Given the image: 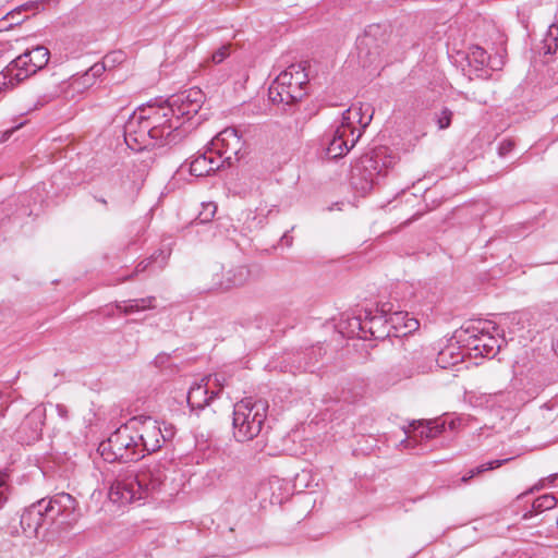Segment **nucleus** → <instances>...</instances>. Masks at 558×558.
Wrapping results in <instances>:
<instances>
[{
  "label": "nucleus",
  "instance_id": "1",
  "mask_svg": "<svg viewBox=\"0 0 558 558\" xmlns=\"http://www.w3.org/2000/svg\"><path fill=\"white\" fill-rule=\"evenodd\" d=\"M174 436V427L159 423L150 416H135L117 428L98 450L109 462L137 461L145 452L158 451L166 441Z\"/></svg>",
  "mask_w": 558,
  "mask_h": 558
},
{
  "label": "nucleus",
  "instance_id": "2",
  "mask_svg": "<svg viewBox=\"0 0 558 558\" xmlns=\"http://www.w3.org/2000/svg\"><path fill=\"white\" fill-rule=\"evenodd\" d=\"M80 515L75 498L59 493L25 508L20 523L26 537H46L50 529L59 531L74 525Z\"/></svg>",
  "mask_w": 558,
  "mask_h": 558
},
{
  "label": "nucleus",
  "instance_id": "3",
  "mask_svg": "<svg viewBox=\"0 0 558 558\" xmlns=\"http://www.w3.org/2000/svg\"><path fill=\"white\" fill-rule=\"evenodd\" d=\"M167 474L159 463L144 466L140 471L119 472L109 489L111 501L132 504L160 492L166 486Z\"/></svg>",
  "mask_w": 558,
  "mask_h": 558
},
{
  "label": "nucleus",
  "instance_id": "4",
  "mask_svg": "<svg viewBox=\"0 0 558 558\" xmlns=\"http://www.w3.org/2000/svg\"><path fill=\"white\" fill-rule=\"evenodd\" d=\"M268 402L246 398L235 403L233 410V436L236 441L252 440L262 432L267 416Z\"/></svg>",
  "mask_w": 558,
  "mask_h": 558
},
{
  "label": "nucleus",
  "instance_id": "5",
  "mask_svg": "<svg viewBox=\"0 0 558 558\" xmlns=\"http://www.w3.org/2000/svg\"><path fill=\"white\" fill-rule=\"evenodd\" d=\"M138 111L144 113L145 120L151 129L155 146L177 144L186 133L183 122H177L171 116V111H168L166 101L157 106L148 105Z\"/></svg>",
  "mask_w": 558,
  "mask_h": 558
},
{
  "label": "nucleus",
  "instance_id": "6",
  "mask_svg": "<svg viewBox=\"0 0 558 558\" xmlns=\"http://www.w3.org/2000/svg\"><path fill=\"white\" fill-rule=\"evenodd\" d=\"M49 56L50 52L46 47L36 46L16 57L0 73V90L2 87L13 88L16 84L37 73L46 66Z\"/></svg>",
  "mask_w": 558,
  "mask_h": 558
},
{
  "label": "nucleus",
  "instance_id": "7",
  "mask_svg": "<svg viewBox=\"0 0 558 558\" xmlns=\"http://www.w3.org/2000/svg\"><path fill=\"white\" fill-rule=\"evenodd\" d=\"M307 74L301 64H291L269 86V99L274 104L291 105L306 95Z\"/></svg>",
  "mask_w": 558,
  "mask_h": 558
},
{
  "label": "nucleus",
  "instance_id": "8",
  "mask_svg": "<svg viewBox=\"0 0 558 558\" xmlns=\"http://www.w3.org/2000/svg\"><path fill=\"white\" fill-rule=\"evenodd\" d=\"M372 117L373 113L367 116L362 113V106H352L351 108L343 111L342 122L335 130L333 136L327 146L328 157L337 159L347 155L361 137V131H359V134L355 137L353 136L355 131V129L352 126L353 121L355 118H357V122L362 125V128H366L369 124Z\"/></svg>",
  "mask_w": 558,
  "mask_h": 558
},
{
  "label": "nucleus",
  "instance_id": "9",
  "mask_svg": "<svg viewBox=\"0 0 558 558\" xmlns=\"http://www.w3.org/2000/svg\"><path fill=\"white\" fill-rule=\"evenodd\" d=\"M205 101V94L197 87H192L174 95H171L166 104L168 111L177 122H183V125L191 121L201 110Z\"/></svg>",
  "mask_w": 558,
  "mask_h": 558
},
{
  "label": "nucleus",
  "instance_id": "10",
  "mask_svg": "<svg viewBox=\"0 0 558 558\" xmlns=\"http://www.w3.org/2000/svg\"><path fill=\"white\" fill-rule=\"evenodd\" d=\"M217 157L222 159L223 167H232L245 154V142L234 128H227L210 142Z\"/></svg>",
  "mask_w": 558,
  "mask_h": 558
},
{
  "label": "nucleus",
  "instance_id": "11",
  "mask_svg": "<svg viewBox=\"0 0 558 558\" xmlns=\"http://www.w3.org/2000/svg\"><path fill=\"white\" fill-rule=\"evenodd\" d=\"M350 332L359 338L386 339L391 335V326L388 318L383 314L372 315L365 313L364 319L361 316L352 317L349 320Z\"/></svg>",
  "mask_w": 558,
  "mask_h": 558
},
{
  "label": "nucleus",
  "instance_id": "12",
  "mask_svg": "<svg viewBox=\"0 0 558 558\" xmlns=\"http://www.w3.org/2000/svg\"><path fill=\"white\" fill-rule=\"evenodd\" d=\"M433 365V359L425 355L423 350H414L404 355L400 363L392 367L388 373L391 378L389 381L396 384L402 379H408L416 374L427 373Z\"/></svg>",
  "mask_w": 558,
  "mask_h": 558
},
{
  "label": "nucleus",
  "instance_id": "13",
  "mask_svg": "<svg viewBox=\"0 0 558 558\" xmlns=\"http://www.w3.org/2000/svg\"><path fill=\"white\" fill-rule=\"evenodd\" d=\"M124 140L132 149H140L142 146L154 145L151 129L144 113L135 111L124 124Z\"/></svg>",
  "mask_w": 558,
  "mask_h": 558
},
{
  "label": "nucleus",
  "instance_id": "14",
  "mask_svg": "<svg viewBox=\"0 0 558 558\" xmlns=\"http://www.w3.org/2000/svg\"><path fill=\"white\" fill-rule=\"evenodd\" d=\"M464 332L469 335L468 347L475 352V355L494 357L500 350L501 341L489 332L480 330L476 327H468Z\"/></svg>",
  "mask_w": 558,
  "mask_h": 558
},
{
  "label": "nucleus",
  "instance_id": "15",
  "mask_svg": "<svg viewBox=\"0 0 558 558\" xmlns=\"http://www.w3.org/2000/svg\"><path fill=\"white\" fill-rule=\"evenodd\" d=\"M211 381H215V385L218 384L217 376H205L199 383H195L191 386L187 392V403L193 411L203 410L218 396L219 391L210 390Z\"/></svg>",
  "mask_w": 558,
  "mask_h": 558
},
{
  "label": "nucleus",
  "instance_id": "16",
  "mask_svg": "<svg viewBox=\"0 0 558 558\" xmlns=\"http://www.w3.org/2000/svg\"><path fill=\"white\" fill-rule=\"evenodd\" d=\"M222 166V159L217 157L215 154L213 146L209 147L204 153H198L190 162L189 171L192 175L195 177H205L209 175Z\"/></svg>",
  "mask_w": 558,
  "mask_h": 558
},
{
  "label": "nucleus",
  "instance_id": "17",
  "mask_svg": "<svg viewBox=\"0 0 558 558\" xmlns=\"http://www.w3.org/2000/svg\"><path fill=\"white\" fill-rule=\"evenodd\" d=\"M41 415L37 411L31 412L24 421L22 422L19 434L25 433V437H20L22 441H25L26 444H31L33 441H36L39 439L41 434Z\"/></svg>",
  "mask_w": 558,
  "mask_h": 558
},
{
  "label": "nucleus",
  "instance_id": "18",
  "mask_svg": "<svg viewBox=\"0 0 558 558\" xmlns=\"http://www.w3.org/2000/svg\"><path fill=\"white\" fill-rule=\"evenodd\" d=\"M250 277V270L245 266H234L227 270L225 280L219 282L221 289H230L244 284Z\"/></svg>",
  "mask_w": 558,
  "mask_h": 558
},
{
  "label": "nucleus",
  "instance_id": "19",
  "mask_svg": "<svg viewBox=\"0 0 558 558\" xmlns=\"http://www.w3.org/2000/svg\"><path fill=\"white\" fill-rule=\"evenodd\" d=\"M556 504V497L551 494L539 496L533 501L532 509L522 515V520L529 521L535 519L542 512L553 509Z\"/></svg>",
  "mask_w": 558,
  "mask_h": 558
},
{
  "label": "nucleus",
  "instance_id": "20",
  "mask_svg": "<svg viewBox=\"0 0 558 558\" xmlns=\"http://www.w3.org/2000/svg\"><path fill=\"white\" fill-rule=\"evenodd\" d=\"M466 60L470 66L480 71L489 65L490 56L484 48L473 45L469 48Z\"/></svg>",
  "mask_w": 558,
  "mask_h": 558
},
{
  "label": "nucleus",
  "instance_id": "21",
  "mask_svg": "<svg viewBox=\"0 0 558 558\" xmlns=\"http://www.w3.org/2000/svg\"><path fill=\"white\" fill-rule=\"evenodd\" d=\"M154 296H147L121 302L117 304V308L121 311L123 314L129 315L135 312L144 311L146 308H154Z\"/></svg>",
  "mask_w": 558,
  "mask_h": 558
},
{
  "label": "nucleus",
  "instance_id": "22",
  "mask_svg": "<svg viewBox=\"0 0 558 558\" xmlns=\"http://www.w3.org/2000/svg\"><path fill=\"white\" fill-rule=\"evenodd\" d=\"M558 49V25H549L547 34L543 39V50L545 54H554Z\"/></svg>",
  "mask_w": 558,
  "mask_h": 558
},
{
  "label": "nucleus",
  "instance_id": "23",
  "mask_svg": "<svg viewBox=\"0 0 558 558\" xmlns=\"http://www.w3.org/2000/svg\"><path fill=\"white\" fill-rule=\"evenodd\" d=\"M414 433L415 437H420L423 439H432V432L428 426V421H413L404 433L410 436L411 433Z\"/></svg>",
  "mask_w": 558,
  "mask_h": 558
},
{
  "label": "nucleus",
  "instance_id": "24",
  "mask_svg": "<svg viewBox=\"0 0 558 558\" xmlns=\"http://www.w3.org/2000/svg\"><path fill=\"white\" fill-rule=\"evenodd\" d=\"M216 211H217V206L215 203H213V202L203 203L202 210L198 213L196 220L199 223H207L213 220Z\"/></svg>",
  "mask_w": 558,
  "mask_h": 558
},
{
  "label": "nucleus",
  "instance_id": "25",
  "mask_svg": "<svg viewBox=\"0 0 558 558\" xmlns=\"http://www.w3.org/2000/svg\"><path fill=\"white\" fill-rule=\"evenodd\" d=\"M105 70H106V64L105 63H95L81 77L83 80V84L84 85H92L93 81L96 77L100 76L105 72Z\"/></svg>",
  "mask_w": 558,
  "mask_h": 558
},
{
  "label": "nucleus",
  "instance_id": "26",
  "mask_svg": "<svg viewBox=\"0 0 558 558\" xmlns=\"http://www.w3.org/2000/svg\"><path fill=\"white\" fill-rule=\"evenodd\" d=\"M507 461H509V459H504V460H493V461H489L487 463H484V464H481L472 470L469 471V473L472 475V477L476 476V475H480L486 471H489V470H494L496 468H499L504 463H506Z\"/></svg>",
  "mask_w": 558,
  "mask_h": 558
},
{
  "label": "nucleus",
  "instance_id": "27",
  "mask_svg": "<svg viewBox=\"0 0 558 558\" xmlns=\"http://www.w3.org/2000/svg\"><path fill=\"white\" fill-rule=\"evenodd\" d=\"M452 111L448 108H442L439 113L435 114L436 123L439 130H445L450 126L452 119Z\"/></svg>",
  "mask_w": 558,
  "mask_h": 558
},
{
  "label": "nucleus",
  "instance_id": "28",
  "mask_svg": "<svg viewBox=\"0 0 558 558\" xmlns=\"http://www.w3.org/2000/svg\"><path fill=\"white\" fill-rule=\"evenodd\" d=\"M558 478V472L555 473V474H550L548 477H546L545 480H541L537 484H535L533 487H531L529 490H526L525 493L521 494L518 496V498H523L524 496L529 495V494H532L536 490H539L542 489L544 486H545V481H547L549 484H553L556 480Z\"/></svg>",
  "mask_w": 558,
  "mask_h": 558
},
{
  "label": "nucleus",
  "instance_id": "29",
  "mask_svg": "<svg viewBox=\"0 0 558 558\" xmlns=\"http://www.w3.org/2000/svg\"><path fill=\"white\" fill-rule=\"evenodd\" d=\"M428 426L432 432V439L439 436L445 430V422L440 418L429 420Z\"/></svg>",
  "mask_w": 558,
  "mask_h": 558
},
{
  "label": "nucleus",
  "instance_id": "30",
  "mask_svg": "<svg viewBox=\"0 0 558 558\" xmlns=\"http://www.w3.org/2000/svg\"><path fill=\"white\" fill-rule=\"evenodd\" d=\"M43 7V1H28L16 9L22 13L27 11H39Z\"/></svg>",
  "mask_w": 558,
  "mask_h": 558
},
{
  "label": "nucleus",
  "instance_id": "31",
  "mask_svg": "<svg viewBox=\"0 0 558 558\" xmlns=\"http://www.w3.org/2000/svg\"><path fill=\"white\" fill-rule=\"evenodd\" d=\"M20 14H21V12L17 9H15L5 15L4 19L7 21H9V26H12L13 24L19 25L27 17V16H25L23 19H17V15H20Z\"/></svg>",
  "mask_w": 558,
  "mask_h": 558
},
{
  "label": "nucleus",
  "instance_id": "32",
  "mask_svg": "<svg viewBox=\"0 0 558 558\" xmlns=\"http://www.w3.org/2000/svg\"><path fill=\"white\" fill-rule=\"evenodd\" d=\"M229 48L227 46H223L219 48L217 51L213 53V61L214 63H221L228 56Z\"/></svg>",
  "mask_w": 558,
  "mask_h": 558
},
{
  "label": "nucleus",
  "instance_id": "33",
  "mask_svg": "<svg viewBox=\"0 0 558 558\" xmlns=\"http://www.w3.org/2000/svg\"><path fill=\"white\" fill-rule=\"evenodd\" d=\"M514 147V143L511 140H505L500 143L498 153L500 156H506L509 154Z\"/></svg>",
  "mask_w": 558,
  "mask_h": 558
},
{
  "label": "nucleus",
  "instance_id": "34",
  "mask_svg": "<svg viewBox=\"0 0 558 558\" xmlns=\"http://www.w3.org/2000/svg\"><path fill=\"white\" fill-rule=\"evenodd\" d=\"M146 0H122L123 4L129 5V9L136 11L142 8Z\"/></svg>",
  "mask_w": 558,
  "mask_h": 558
},
{
  "label": "nucleus",
  "instance_id": "35",
  "mask_svg": "<svg viewBox=\"0 0 558 558\" xmlns=\"http://www.w3.org/2000/svg\"><path fill=\"white\" fill-rule=\"evenodd\" d=\"M169 360L168 354H159L155 357L154 364L156 367H163Z\"/></svg>",
  "mask_w": 558,
  "mask_h": 558
},
{
  "label": "nucleus",
  "instance_id": "36",
  "mask_svg": "<svg viewBox=\"0 0 558 558\" xmlns=\"http://www.w3.org/2000/svg\"><path fill=\"white\" fill-rule=\"evenodd\" d=\"M149 264H150V262H146V260L141 262V263L136 266L135 271H134L132 275H130L129 277H126V279H131L135 274L142 272V271H145V270L147 269V267H148V265H149ZM123 280H125V278H124Z\"/></svg>",
  "mask_w": 558,
  "mask_h": 558
},
{
  "label": "nucleus",
  "instance_id": "37",
  "mask_svg": "<svg viewBox=\"0 0 558 558\" xmlns=\"http://www.w3.org/2000/svg\"><path fill=\"white\" fill-rule=\"evenodd\" d=\"M5 489H7L5 483L0 478V507L5 501V495H4Z\"/></svg>",
  "mask_w": 558,
  "mask_h": 558
},
{
  "label": "nucleus",
  "instance_id": "38",
  "mask_svg": "<svg viewBox=\"0 0 558 558\" xmlns=\"http://www.w3.org/2000/svg\"><path fill=\"white\" fill-rule=\"evenodd\" d=\"M281 243L286 244L287 246H290L292 244V236L289 234V232H286L281 236Z\"/></svg>",
  "mask_w": 558,
  "mask_h": 558
},
{
  "label": "nucleus",
  "instance_id": "39",
  "mask_svg": "<svg viewBox=\"0 0 558 558\" xmlns=\"http://www.w3.org/2000/svg\"><path fill=\"white\" fill-rule=\"evenodd\" d=\"M473 478L472 475L468 472L465 475H463L461 478H460V483L462 484H466L469 483V481Z\"/></svg>",
  "mask_w": 558,
  "mask_h": 558
},
{
  "label": "nucleus",
  "instance_id": "40",
  "mask_svg": "<svg viewBox=\"0 0 558 558\" xmlns=\"http://www.w3.org/2000/svg\"><path fill=\"white\" fill-rule=\"evenodd\" d=\"M295 368L296 369H303V371H312V366L307 365V364H305V365L299 364Z\"/></svg>",
  "mask_w": 558,
  "mask_h": 558
},
{
  "label": "nucleus",
  "instance_id": "41",
  "mask_svg": "<svg viewBox=\"0 0 558 558\" xmlns=\"http://www.w3.org/2000/svg\"><path fill=\"white\" fill-rule=\"evenodd\" d=\"M95 199H96L97 202H99L100 204H102V205H107V201H106L104 197H97V196H95Z\"/></svg>",
  "mask_w": 558,
  "mask_h": 558
},
{
  "label": "nucleus",
  "instance_id": "42",
  "mask_svg": "<svg viewBox=\"0 0 558 558\" xmlns=\"http://www.w3.org/2000/svg\"><path fill=\"white\" fill-rule=\"evenodd\" d=\"M116 54H117V53H113V54H112V57H114ZM118 54L120 56L121 53H118ZM110 58H111V56H110V54H108V56H106L105 60H106V61H109V59H110Z\"/></svg>",
  "mask_w": 558,
  "mask_h": 558
},
{
  "label": "nucleus",
  "instance_id": "43",
  "mask_svg": "<svg viewBox=\"0 0 558 558\" xmlns=\"http://www.w3.org/2000/svg\"><path fill=\"white\" fill-rule=\"evenodd\" d=\"M539 522H541V521H535V522H533L532 524H533V525H537V524H539Z\"/></svg>",
  "mask_w": 558,
  "mask_h": 558
},
{
  "label": "nucleus",
  "instance_id": "44",
  "mask_svg": "<svg viewBox=\"0 0 558 558\" xmlns=\"http://www.w3.org/2000/svg\"><path fill=\"white\" fill-rule=\"evenodd\" d=\"M369 111H371V107H369V106H367V107H366V112H369Z\"/></svg>",
  "mask_w": 558,
  "mask_h": 558
},
{
  "label": "nucleus",
  "instance_id": "45",
  "mask_svg": "<svg viewBox=\"0 0 558 558\" xmlns=\"http://www.w3.org/2000/svg\"><path fill=\"white\" fill-rule=\"evenodd\" d=\"M556 524L558 525V518L556 519Z\"/></svg>",
  "mask_w": 558,
  "mask_h": 558
}]
</instances>
